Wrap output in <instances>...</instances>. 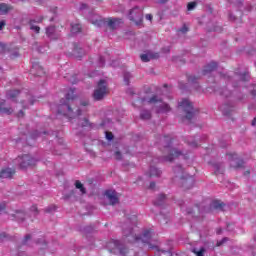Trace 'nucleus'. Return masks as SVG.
I'll return each mask as SVG.
<instances>
[{
	"mask_svg": "<svg viewBox=\"0 0 256 256\" xmlns=\"http://www.w3.org/2000/svg\"><path fill=\"white\" fill-rule=\"evenodd\" d=\"M160 145L164 147L165 153H168L164 156V160L166 161H174L177 157H181L183 155V151L180 146L175 144V140L171 139L169 136H163L160 138Z\"/></svg>",
	"mask_w": 256,
	"mask_h": 256,
	"instance_id": "obj_1",
	"label": "nucleus"
},
{
	"mask_svg": "<svg viewBox=\"0 0 256 256\" xmlns=\"http://www.w3.org/2000/svg\"><path fill=\"white\" fill-rule=\"evenodd\" d=\"M124 236L126 237L128 243H135V241H142V243H146V245H148L149 249H157V245L151 244V237H152L151 230H146L141 235V237H137L133 233V229L129 228L128 230L124 231Z\"/></svg>",
	"mask_w": 256,
	"mask_h": 256,
	"instance_id": "obj_2",
	"label": "nucleus"
},
{
	"mask_svg": "<svg viewBox=\"0 0 256 256\" xmlns=\"http://www.w3.org/2000/svg\"><path fill=\"white\" fill-rule=\"evenodd\" d=\"M141 103H151L156 107V111L158 113H169L171 111V107L169 104L164 103L157 96H153L152 98H142L140 99Z\"/></svg>",
	"mask_w": 256,
	"mask_h": 256,
	"instance_id": "obj_3",
	"label": "nucleus"
},
{
	"mask_svg": "<svg viewBox=\"0 0 256 256\" xmlns=\"http://www.w3.org/2000/svg\"><path fill=\"white\" fill-rule=\"evenodd\" d=\"M108 93L109 90L107 89V82H105V80H100L94 90L93 99L94 101H101V99H104Z\"/></svg>",
	"mask_w": 256,
	"mask_h": 256,
	"instance_id": "obj_4",
	"label": "nucleus"
},
{
	"mask_svg": "<svg viewBox=\"0 0 256 256\" xmlns=\"http://www.w3.org/2000/svg\"><path fill=\"white\" fill-rule=\"evenodd\" d=\"M178 107L186 113V119L189 121L195 117V108H193V103H191V101L184 99L179 102Z\"/></svg>",
	"mask_w": 256,
	"mask_h": 256,
	"instance_id": "obj_5",
	"label": "nucleus"
},
{
	"mask_svg": "<svg viewBox=\"0 0 256 256\" xmlns=\"http://www.w3.org/2000/svg\"><path fill=\"white\" fill-rule=\"evenodd\" d=\"M16 161L21 169H27V167H33V165H37V158H33V156L28 154L19 156Z\"/></svg>",
	"mask_w": 256,
	"mask_h": 256,
	"instance_id": "obj_6",
	"label": "nucleus"
},
{
	"mask_svg": "<svg viewBox=\"0 0 256 256\" xmlns=\"http://www.w3.org/2000/svg\"><path fill=\"white\" fill-rule=\"evenodd\" d=\"M58 113L61 115H65L66 117H75V115H81V110L79 108H71V105L69 103L61 104L60 108L58 110Z\"/></svg>",
	"mask_w": 256,
	"mask_h": 256,
	"instance_id": "obj_7",
	"label": "nucleus"
},
{
	"mask_svg": "<svg viewBox=\"0 0 256 256\" xmlns=\"http://www.w3.org/2000/svg\"><path fill=\"white\" fill-rule=\"evenodd\" d=\"M128 17L130 21H134L136 25H141V23H143V9L134 7L130 10Z\"/></svg>",
	"mask_w": 256,
	"mask_h": 256,
	"instance_id": "obj_8",
	"label": "nucleus"
},
{
	"mask_svg": "<svg viewBox=\"0 0 256 256\" xmlns=\"http://www.w3.org/2000/svg\"><path fill=\"white\" fill-rule=\"evenodd\" d=\"M46 35L48 39H51V41H57L58 39H61V32L57 30L54 26H49L46 28Z\"/></svg>",
	"mask_w": 256,
	"mask_h": 256,
	"instance_id": "obj_9",
	"label": "nucleus"
},
{
	"mask_svg": "<svg viewBox=\"0 0 256 256\" xmlns=\"http://www.w3.org/2000/svg\"><path fill=\"white\" fill-rule=\"evenodd\" d=\"M105 196L108 199L110 205H117L119 203V194L115 190H107Z\"/></svg>",
	"mask_w": 256,
	"mask_h": 256,
	"instance_id": "obj_10",
	"label": "nucleus"
},
{
	"mask_svg": "<svg viewBox=\"0 0 256 256\" xmlns=\"http://www.w3.org/2000/svg\"><path fill=\"white\" fill-rule=\"evenodd\" d=\"M42 21H43V17H39V18H36V19H31L28 22L29 29L31 31H33L34 33H36V34H39L41 32V27H39V25H37V23H41Z\"/></svg>",
	"mask_w": 256,
	"mask_h": 256,
	"instance_id": "obj_11",
	"label": "nucleus"
},
{
	"mask_svg": "<svg viewBox=\"0 0 256 256\" xmlns=\"http://www.w3.org/2000/svg\"><path fill=\"white\" fill-rule=\"evenodd\" d=\"M230 165L232 167H243V160L237 157V154H228Z\"/></svg>",
	"mask_w": 256,
	"mask_h": 256,
	"instance_id": "obj_12",
	"label": "nucleus"
},
{
	"mask_svg": "<svg viewBox=\"0 0 256 256\" xmlns=\"http://www.w3.org/2000/svg\"><path fill=\"white\" fill-rule=\"evenodd\" d=\"M30 71L32 75H37V77H41L42 75H45V71L43 70V67L39 65V63H34Z\"/></svg>",
	"mask_w": 256,
	"mask_h": 256,
	"instance_id": "obj_13",
	"label": "nucleus"
},
{
	"mask_svg": "<svg viewBox=\"0 0 256 256\" xmlns=\"http://www.w3.org/2000/svg\"><path fill=\"white\" fill-rule=\"evenodd\" d=\"M121 23H123V20L119 18H110L106 20V24L110 27V29H117Z\"/></svg>",
	"mask_w": 256,
	"mask_h": 256,
	"instance_id": "obj_14",
	"label": "nucleus"
},
{
	"mask_svg": "<svg viewBox=\"0 0 256 256\" xmlns=\"http://www.w3.org/2000/svg\"><path fill=\"white\" fill-rule=\"evenodd\" d=\"M0 113L3 115H11V113H13V108L7 106L5 100H0Z\"/></svg>",
	"mask_w": 256,
	"mask_h": 256,
	"instance_id": "obj_15",
	"label": "nucleus"
},
{
	"mask_svg": "<svg viewBox=\"0 0 256 256\" xmlns=\"http://www.w3.org/2000/svg\"><path fill=\"white\" fill-rule=\"evenodd\" d=\"M195 185V178L193 176H188L186 179L182 180L183 189H191Z\"/></svg>",
	"mask_w": 256,
	"mask_h": 256,
	"instance_id": "obj_16",
	"label": "nucleus"
},
{
	"mask_svg": "<svg viewBox=\"0 0 256 256\" xmlns=\"http://www.w3.org/2000/svg\"><path fill=\"white\" fill-rule=\"evenodd\" d=\"M13 175H15V170H13L11 168L2 169V171L0 172V177L2 179H11V177H13Z\"/></svg>",
	"mask_w": 256,
	"mask_h": 256,
	"instance_id": "obj_17",
	"label": "nucleus"
},
{
	"mask_svg": "<svg viewBox=\"0 0 256 256\" xmlns=\"http://www.w3.org/2000/svg\"><path fill=\"white\" fill-rule=\"evenodd\" d=\"M217 69V63L211 62L208 65H206L203 69V75H207L208 73H212V71H215Z\"/></svg>",
	"mask_w": 256,
	"mask_h": 256,
	"instance_id": "obj_18",
	"label": "nucleus"
},
{
	"mask_svg": "<svg viewBox=\"0 0 256 256\" xmlns=\"http://www.w3.org/2000/svg\"><path fill=\"white\" fill-rule=\"evenodd\" d=\"M13 7L11 5H8L6 3L0 4V15H7L9 11H12Z\"/></svg>",
	"mask_w": 256,
	"mask_h": 256,
	"instance_id": "obj_19",
	"label": "nucleus"
},
{
	"mask_svg": "<svg viewBox=\"0 0 256 256\" xmlns=\"http://www.w3.org/2000/svg\"><path fill=\"white\" fill-rule=\"evenodd\" d=\"M147 175L149 177H160L161 176V170L157 169L155 166L150 167Z\"/></svg>",
	"mask_w": 256,
	"mask_h": 256,
	"instance_id": "obj_20",
	"label": "nucleus"
},
{
	"mask_svg": "<svg viewBox=\"0 0 256 256\" xmlns=\"http://www.w3.org/2000/svg\"><path fill=\"white\" fill-rule=\"evenodd\" d=\"M73 55L77 58V59H81V57H83V55H85V51H83V48L76 46L73 50Z\"/></svg>",
	"mask_w": 256,
	"mask_h": 256,
	"instance_id": "obj_21",
	"label": "nucleus"
},
{
	"mask_svg": "<svg viewBox=\"0 0 256 256\" xmlns=\"http://www.w3.org/2000/svg\"><path fill=\"white\" fill-rule=\"evenodd\" d=\"M11 217L17 219L18 221H23L25 219V212L23 211H16L15 214H10Z\"/></svg>",
	"mask_w": 256,
	"mask_h": 256,
	"instance_id": "obj_22",
	"label": "nucleus"
},
{
	"mask_svg": "<svg viewBox=\"0 0 256 256\" xmlns=\"http://www.w3.org/2000/svg\"><path fill=\"white\" fill-rule=\"evenodd\" d=\"M92 25H95L96 27H101V20L99 19V16L94 15L91 18H89Z\"/></svg>",
	"mask_w": 256,
	"mask_h": 256,
	"instance_id": "obj_23",
	"label": "nucleus"
},
{
	"mask_svg": "<svg viewBox=\"0 0 256 256\" xmlns=\"http://www.w3.org/2000/svg\"><path fill=\"white\" fill-rule=\"evenodd\" d=\"M71 32L72 33H81V24L79 23H72L71 24Z\"/></svg>",
	"mask_w": 256,
	"mask_h": 256,
	"instance_id": "obj_24",
	"label": "nucleus"
},
{
	"mask_svg": "<svg viewBox=\"0 0 256 256\" xmlns=\"http://www.w3.org/2000/svg\"><path fill=\"white\" fill-rule=\"evenodd\" d=\"M141 61H143L144 63H149V61H151V59H153V54L151 53H147V54H142L140 56Z\"/></svg>",
	"mask_w": 256,
	"mask_h": 256,
	"instance_id": "obj_25",
	"label": "nucleus"
},
{
	"mask_svg": "<svg viewBox=\"0 0 256 256\" xmlns=\"http://www.w3.org/2000/svg\"><path fill=\"white\" fill-rule=\"evenodd\" d=\"M140 117H141V119H143L144 121H147V120L151 119V112H150V111H147V110H143V111L140 113Z\"/></svg>",
	"mask_w": 256,
	"mask_h": 256,
	"instance_id": "obj_26",
	"label": "nucleus"
},
{
	"mask_svg": "<svg viewBox=\"0 0 256 256\" xmlns=\"http://www.w3.org/2000/svg\"><path fill=\"white\" fill-rule=\"evenodd\" d=\"M75 187L76 189H79L80 192L82 193V195H85L87 193V190H85V187H83V184L81 183V181L77 180L75 182Z\"/></svg>",
	"mask_w": 256,
	"mask_h": 256,
	"instance_id": "obj_27",
	"label": "nucleus"
},
{
	"mask_svg": "<svg viewBox=\"0 0 256 256\" xmlns=\"http://www.w3.org/2000/svg\"><path fill=\"white\" fill-rule=\"evenodd\" d=\"M18 95H19L18 90H10L7 92L8 99H15V97H17Z\"/></svg>",
	"mask_w": 256,
	"mask_h": 256,
	"instance_id": "obj_28",
	"label": "nucleus"
},
{
	"mask_svg": "<svg viewBox=\"0 0 256 256\" xmlns=\"http://www.w3.org/2000/svg\"><path fill=\"white\" fill-rule=\"evenodd\" d=\"M79 127H91V123L87 118H84L79 121Z\"/></svg>",
	"mask_w": 256,
	"mask_h": 256,
	"instance_id": "obj_29",
	"label": "nucleus"
},
{
	"mask_svg": "<svg viewBox=\"0 0 256 256\" xmlns=\"http://www.w3.org/2000/svg\"><path fill=\"white\" fill-rule=\"evenodd\" d=\"M113 245L116 249H118V251H120L121 255H125V249L121 248V246H119V241H114Z\"/></svg>",
	"mask_w": 256,
	"mask_h": 256,
	"instance_id": "obj_30",
	"label": "nucleus"
},
{
	"mask_svg": "<svg viewBox=\"0 0 256 256\" xmlns=\"http://www.w3.org/2000/svg\"><path fill=\"white\" fill-rule=\"evenodd\" d=\"M193 253L196 256H205V248H200L199 250L193 249Z\"/></svg>",
	"mask_w": 256,
	"mask_h": 256,
	"instance_id": "obj_31",
	"label": "nucleus"
},
{
	"mask_svg": "<svg viewBox=\"0 0 256 256\" xmlns=\"http://www.w3.org/2000/svg\"><path fill=\"white\" fill-rule=\"evenodd\" d=\"M75 89H70V92L66 95V99L70 101V99H75Z\"/></svg>",
	"mask_w": 256,
	"mask_h": 256,
	"instance_id": "obj_32",
	"label": "nucleus"
},
{
	"mask_svg": "<svg viewBox=\"0 0 256 256\" xmlns=\"http://www.w3.org/2000/svg\"><path fill=\"white\" fill-rule=\"evenodd\" d=\"M211 207L212 209H223V204L221 202H213Z\"/></svg>",
	"mask_w": 256,
	"mask_h": 256,
	"instance_id": "obj_33",
	"label": "nucleus"
},
{
	"mask_svg": "<svg viewBox=\"0 0 256 256\" xmlns=\"http://www.w3.org/2000/svg\"><path fill=\"white\" fill-rule=\"evenodd\" d=\"M195 7H197V2H190L187 5L188 11H193V9H195Z\"/></svg>",
	"mask_w": 256,
	"mask_h": 256,
	"instance_id": "obj_34",
	"label": "nucleus"
},
{
	"mask_svg": "<svg viewBox=\"0 0 256 256\" xmlns=\"http://www.w3.org/2000/svg\"><path fill=\"white\" fill-rule=\"evenodd\" d=\"M214 169H215V173H223L224 169L223 167L221 166V164H216L214 166Z\"/></svg>",
	"mask_w": 256,
	"mask_h": 256,
	"instance_id": "obj_35",
	"label": "nucleus"
},
{
	"mask_svg": "<svg viewBox=\"0 0 256 256\" xmlns=\"http://www.w3.org/2000/svg\"><path fill=\"white\" fill-rule=\"evenodd\" d=\"M163 201H165V195H164V194H161V195L158 197V200H156L155 205H161V203H163Z\"/></svg>",
	"mask_w": 256,
	"mask_h": 256,
	"instance_id": "obj_36",
	"label": "nucleus"
},
{
	"mask_svg": "<svg viewBox=\"0 0 256 256\" xmlns=\"http://www.w3.org/2000/svg\"><path fill=\"white\" fill-rule=\"evenodd\" d=\"M241 81H249V73L245 72L240 75Z\"/></svg>",
	"mask_w": 256,
	"mask_h": 256,
	"instance_id": "obj_37",
	"label": "nucleus"
},
{
	"mask_svg": "<svg viewBox=\"0 0 256 256\" xmlns=\"http://www.w3.org/2000/svg\"><path fill=\"white\" fill-rule=\"evenodd\" d=\"M131 77L130 73H125L124 74V81L126 83V85H129V78Z\"/></svg>",
	"mask_w": 256,
	"mask_h": 256,
	"instance_id": "obj_38",
	"label": "nucleus"
},
{
	"mask_svg": "<svg viewBox=\"0 0 256 256\" xmlns=\"http://www.w3.org/2000/svg\"><path fill=\"white\" fill-rule=\"evenodd\" d=\"M106 139H108V141L113 140V133H111V132H106Z\"/></svg>",
	"mask_w": 256,
	"mask_h": 256,
	"instance_id": "obj_39",
	"label": "nucleus"
},
{
	"mask_svg": "<svg viewBox=\"0 0 256 256\" xmlns=\"http://www.w3.org/2000/svg\"><path fill=\"white\" fill-rule=\"evenodd\" d=\"M31 239V235H26L24 240L22 241L23 245H27V242Z\"/></svg>",
	"mask_w": 256,
	"mask_h": 256,
	"instance_id": "obj_40",
	"label": "nucleus"
},
{
	"mask_svg": "<svg viewBox=\"0 0 256 256\" xmlns=\"http://www.w3.org/2000/svg\"><path fill=\"white\" fill-rule=\"evenodd\" d=\"M114 157H115V159H117L118 161L121 160V152H119V151L115 152Z\"/></svg>",
	"mask_w": 256,
	"mask_h": 256,
	"instance_id": "obj_41",
	"label": "nucleus"
},
{
	"mask_svg": "<svg viewBox=\"0 0 256 256\" xmlns=\"http://www.w3.org/2000/svg\"><path fill=\"white\" fill-rule=\"evenodd\" d=\"M174 171H175L176 173H183V168H182L181 166H177V167L174 169Z\"/></svg>",
	"mask_w": 256,
	"mask_h": 256,
	"instance_id": "obj_42",
	"label": "nucleus"
},
{
	"mask_svg": "<svg viewBox=\"0 0 256 256\" xmlns=\"http://www.w3.org/2000/svg\"><path fill=\"white\" fill-rule=\"evenodd\" d=\"M5 203H0V214L3 213V211H5Z\"/></svg>",
	"mask_w": 256,
	"mask_h": 256,
	"instance_id": "obj_43",
	"label": "nucleus"
},
{
	"mask_svg": "<svg viewBox=\"0 0 256 256\" xmlns=\"http://www.w3.org/2000/svg\"><path fill=\"white\" fill-rule=\"evenodd\" d=\"M51 211H55V206H49L48 208H46L47 213H51Z\"/></svg>",
	"mask_w": 256,
	"mask_h": 256,
	"instance_id": "obj_44",
	"label": "nucleus"
},
{
	"mask_svg": "<svg viewBox=\"0 0 256 256\" xmlns=\"http://www.w3.org/2000/svg\"><path fill=\"white\" fill-rule=\"evenodd\" d=\"M5 51V45L0 42V53H3Z\"/></svg>",
	"mask_w": 256,
	"mask_h": 256,
	"instance_id": "obj_45",
	"label": "nucleus"
},
{
	"mask_svg": "<svg viewBox=\"0 0 256 256\" xmlns=\"http://www.w3.org/2000/svg\"><path fill=\"white\" fill-rule=\"evenodd\" d=\"M189 143V145H191L192 147H197V141H189L188 142Z\"/></svg>",
	"mask_w": 256,
	"mask_h": 256,
	"instance_id": "obj_46",
	"label": "nucleus"
},
{
	"mask_svg": "<svg viewBox=\"0 0 256 256\" xmlns=\"http://www.w3.org/2000/svg\"><path fill=\"white\" fill-rule=\"evenodd\" d=\"M169 0H157V3H159L160 5H165V3H167Z\"/></svg>",
	"mask_w": 256,
	"mask_h": 256,
	"instance_id": "obj_47",
	"label": "nucleus"
},
{
	"mask_svg": "<svg viewBox=\"0 0 256 256\" xmlns=\"http://www.w3.org/2000/svg\"><path fill=\"white\" fill-rule=\"evenodd\" d=\"M146 19H147V21H153V15L147 14Z\"/></svg>",
	"mask_w": 256,
	"mask_h": 256,
	"instance_id": "obj_48",
	"label": "nucleus"
},
{
	"mask_svg": "<svg viewBox=\"0 0 256 256\" xmlns=\"http://www.w3.org/2000/svg\"><path fill=\"white\" fill-rule=\"evenodd\" d=\"M103 65H105V59L100 57V67H103Z\"/></svg>",
	"mask_w": 256,
	"mask_h": 256,
	"instance_id": "obj_49",
	"label": "nucleus"
},
{
	"mask_svg": "<svg viewBox=\"0 0 256 256\" xmlns=\"http://www.w3.org/2000/svg\"><path fill=\"white\" fill-rule=\"evenodd\" d=\"M5 27V20L0 21V31Z\"/></svg>",
	"mask_w": 256,
	"mask_h": 256,
	"instance_id": "obj_50",
	"label": "nucleus"
},
{
	"mask_svg": "<svg viewBox=\"0 0 256 256\" xmlns=\"http://www.w3.org/2000/svg\"><path fill=\"white\" fill-rule=\"evenodd\" d=\"M227 241V238L222 239V241L218 242V247L223 245Z\"/></svg>",
	"mask_w": 256,
	"mask_h": 256,
	"instance_id": "obj_51",
	"label": "nucleus"
},
{
	"mask_svg": "<svg viewBox=\"0 0 256 256\" xmlns=\"http://www.w3.org/2000/svg\"><path fill=\"white\" fill-rule=\"evenodd\" d=\"M251 93H252V95H253L254 97L256 96V86L254 87L253 90H251Z\"/></svg>",
	"mask_w": 256,
	"mask_h": 256,
	"instance_id": "obj_52",
	"label": "nucleus"
},
{
	"mask_svg": "<svg viewBox=\"0 0 256 256\" xmlns=\"http://www.w3.org/2000/svg\"><path fill=\"white\" fill-rule=\"evenodd\" d=\"M18 117H23L24 113H23V110H20V112H18Z\"/></svg>",
	"mask_w": 256,
	"mask_h": 256,
	"instance_id": "obj_53",
	"label": "nucleus"
},
{
	"mask_svg": "<svg viewBox=\"0 0 256 256\" xmlns=\"http://www.w3.org/2000/svg\"><path fill=\"white\" fill-rule=\"evenodd\" d=\"M180 31H181L182 33H187V27H183Z\"/></svg>",
	"mask_w": 256,
	"mask_h": 256,
	"instance_id": "obj_54",
	"label": "nucleus"
},
{
	"mask_svg": "<svg viewBox=\"0 0 256 256\" xmlns=\"http://www.w3.org/2000/svg\"><path fill=\"white\" fill-rule=\"evenodd\" d=\"M150 189H155V182L150 183Z\"/></svg>",
	"mask_w": 256,
	"mask_h": 256,
	"instance_id": "obj_55",
	"label": "nucleus"
},
{
	"mask_svg": "<svg viewBox=\"0 0 256 256\" xmlns=\"http://www.w3.org/2000/svg\"><path fill=\"white\" fill-rule=\"evenodd\" d=\"M82 105L85 107V106H87V105H89V101H84V102H82Z\"/></svg>",
	"mask_w": 256,
	"mask_h": 256,
	"instance_id": "obj_56",
	"label": "nucleus"
},
{
	"mask_svg": "<svg viewBox=\"0 0 256 256\" xmlns=\"http://www.w3.org/2000/svg\"><path fill=\"white\" fill-rule=\"evenodd\" d=\"M188 81H191V82L193 83V81H195V80H193V76H190V77L188 78Z\"/></svg>",
	"mask_w": 256,
	"mask_h": 256,
	"instance_id": "obj_57",
	"label": "nucleus"
},
{
	"mask_svg": "<svg viewBox=\"0 0 256 256\" xmlns=\"http://www.w3.org/2000/svg\"><path fill=\"white\" fill-rule=\"evenodd\" d=\"M32 211H37V206H32Z\"/></svg>",
	"mask_w": 256,
	"mask_h": 256,
	"instance_id": "obj_58",
	"label": "nucleus"
},
{
	"mask_svg": "<svg viewBox=\"0 0 256 256\" xmlns=\"http://www.w3.org/2000/svg\"><path fill=\"white\" fill-rule=\"evenodd\" d=\"M0 75H3V68H0Z\"/></svg>",
	"mask_w": 256,
	"mask_h": 256,
	"instance_id": "obj_59",
	"label": "nucleus"
},
{
	"mask_svg": "<svg viewBox=\"0 0 256 256\" xmlns=\"http://www.w3.org/2000/svg\"><path fill=\"white\" fill-rule=\"evenodd\" d=\"M214 31H219V28H214Z\"/></svg>",
	"mask_w": 256,
	"mask_h": 256,
	"instance_id": "obj_60",
	"label": "nucleus"
},
{
	"mask_svg": "<svg viewBox=\"0 0 256 256\" xmlns=\"http://www.w3.org/2000/svg\"><path fill=\"white\" fill-rule=\"evenodd\" d=\"M217 233L220 234V233H221V230H219Z\"/></svg>",
	"mask_w": 256,
	"mask_h": 256,
	"instance_id": "obj_61",
	"label": "nucleus"
},
{
	"mask_svg": "<svg viewBox=\"0 0 256 256\" xmlns=\"http://www.w3.org/2000/svg\"><path fill=\"white\" fill-rule=\"evenodd\" d=\"M82 7H86V5H82Z\"/></svg>",
	"mask_w": 256,
	"mask_h": 256,
	"instance_id": "obj_62",
	"label": "nucleus"
}]
</instances>
